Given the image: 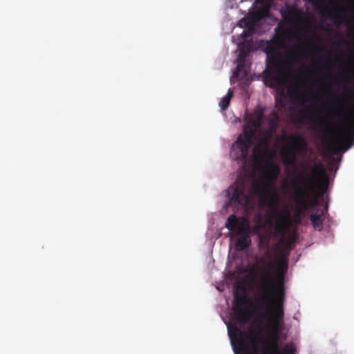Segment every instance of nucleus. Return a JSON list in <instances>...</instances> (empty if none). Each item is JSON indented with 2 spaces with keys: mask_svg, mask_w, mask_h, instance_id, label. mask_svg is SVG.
<instances>
[{
  "mask_svg": "<svg viewBox=\"0 0 354 354\" xmlns=\"http://www.w3.org/2000/svg\"><path fill=\"white\" fill-rule=\"evenodd\" d=\"M274 263L266 264L260 277L259 294L257 298V306L259 310L265 307L284 308L286 299L285 276L288 268V253L282 252L278 259L274 277L269 271Z\"/></svg>",
  "mask_w": 354,
  "mask_h": 354,
  "instance_id": "f257e3e1",
  "label": "nucleus"
},
{
  "mask_svg": "<svg viewBox=\"0 0 354 354\" xmlns=\"http://www.w3.org/2000/svg\"><path fill=\"white\" fill-rule=\"evenodd\" d=\"M274 32L273 38L266 41L264 51L267 55V67L270 70L268 76L278 86H282L284 84L283 65L291 68L292 63L289 61L283 62L281 53L278 50L286 48L292 39L297 38V35L283 22L278 24L274 28Z\"/></svg>",
  "mask_w": 354,
  "mask_h": 354,
  "instance_id": "f03ea898",
  "label": "nucleus"
},
{
  "mask_svg": "<svg viewBox=\"0 0 354 354\" xmlns=\"http://www.w3.org/2000/svg\"><path fill=\"white\" fill-rule=\"evenodd\" d=\"M253 189L259 196V206L260 208H268L271 214L278 216V222L275 225V230L278 233H285L288 230L290 214L287 212L284 216L279 213L280 198L277 188L273 182H267L263 185L259 183L253 184Z\"/></svg>",
  "mask_w": 354,
  "mask_h": 354,
  "instance_id": "7ed1b4c3",
  "label": "nucleus"
},
{
  "mask_svg": "<svg viewBox=\"0 0 354 354\" xmlns=\"http://www.w3.org/2000/svg\"><path fill=\"white\" fill-rule=\"evenodd\" d=\"M263 115L264 110L261 108L256 109L249 115L243 129V138L239 136L232 147L230 156L233 159L237 161L245 160L249 149L257 139Z\"/></svg>",
  "mask_w": 354,
  "mask_h": 354,
  "instance_id": "20e7f679",
  "label": "nucleus"
},
{
  "mask_svg": "<svg viewBox=\"0 0 354 354\" xmlns=\"http://www.w3.org/2000/svg\"><path fill=\"white\" fill-rule=\"evenodd\" d=\"M317 178H322L325 187L327 186L328 177L324 166L321 162L315 165L311 176L306 174L305 176H301L299 178L300 183H303L306 187L305 189L299 187L294 195V201L298 207L297 213L299 216H304L305 212L310 208L317 207L319 205V201L317 198L308 200V192L314 190L317 185L316 180Z\"/></svg>",
  "mask_w": 354,
  "mask_h": 354,
  "instance_id": "39448f33",
  "label": "nucleus"
},
{
  "mask_svg": "<svg viewBox=\"0 0 354 354\" xmlns=\"http://www.w3.org/2000/svg\"><path fill=\"white\" fill-rule=\"evenodd\" d=\"M265 311L260 315L263 320L267 322V328L269 330L270 342L267 346V351L271 354H279V341L281 333L285 328L284 308L275 307H265Z\"/></svg>",
  "mask_w": 354,
  "mask_h": 354,
  "instance_id": "423d86ee",
  "label": "nucleus"
},
{
  "mask_svg": "<svg viewBox=\"0 0 354 354\" xmlns=\"http://www.w3.org/2000/svg\"><path fill=\"white\" fill-rule=\"evenodd\" d=\"M288 145L281 149V156L283 164L286 166H293L297 161L298 155L306 152L308 142L302 135H291L288 137Z\"/></svg>",
  "mask_w": 354,
  "mask_h": 354,
  "instance_id": "0eeeda50",
  "label": "nucleus"
},
{
  "mask_svg": "<svg viewBox=\"0 0 354 354\" xmlns=\"http://www.w3.org/2000/svg\"><path fill=\"white\" fill-rule=\"evenodd\" d=\"M230 203L241 207H246L250 201V196L246 194V183L244 180H236L227 189Z\"/></svg>",
  "mask_w": 354,
  "mask_h": 354,
  "instance_id": "6e6552de",
  "label": "nucleus"
},
{
  "mask_svg": "<svg viewBox=\"0 0 354 354\" xmlns=\"http://www.w3.org/2000/svg\"><path fill=\"white\" fill-rule=\"evenodd\" d=\"M247 304L248 299L245 295H241L238 292L234 293L232 319L236 320L240 325L247 323L250 318V312L244 308Z\"/></svg>",
  "mask_w": 354,
  "mask_h": 354,
  "instance_id": "1a4fd4ad",
  "label": "nucleus"
},
{
  "mask_svg": "<svg viewBox=\"0 0 354 354\" xmlns=\"http://www.w3.org/2000/svg\"><path fill=\"white\" fill-rule=\"evenodd\" d=\"M272 0H255V3L259 4L258 8L251 12L248 17L242 19L243 26H250L252 23H258L262 19L270 16Z\"/></svg>",
  "mask_w": 354,
  "mask_h": 354,
  "instance_id": "9d476101",
  "label": "nucleus"
},
{
  "mask_svg": "<svg viewBox=\"0 0 354 354\" xmlns=\"http://www.w3.org/2000/svg\"><path fill=\"white\" fill-rule=\"evenodd\" d=\"M228 329V335L232 343V345L234 347V351L236 354H239L237 351V348H236V345L239 348L240 351H246L248 348L245 341V338L249 337V334L242 330L239 326L236 325V324L232 325L227 326Z\"/></svg>",
  "mask_w": 354,
  "mask_h": 354,
  "instance_id": "9b49d317",
  "label": "nucleus"
},
{
  "mask_svg": "<svg viewBox=\"0 0 354 354\" xmlns=\"http://www.w3.org/2000/svg\"><path fill=\"white\" fill-rule=\"evenodd\" d=\"M225 225L230 231L236 230L238 235L250 236L251 228L245 218H242L240 221L235 214H232L227 218Z\"/></svg>",
  "mask_w": 354,
  "mask_h": 354,
  "instance_id": "f8f14e48",
  "label": "nucleus"
},
{
  "mask_svg": "<svg viewBox=\"0 0 354 354\" xmlns=\"http://www.w3.org/2000/svg\"><path fill=\"white\" fill-rule=\"evenodd\" d=\"M268 138H262L253 148V157L257 161H261L266 156L269 150Z\"/></svg>",
  "mask_w": 354,
  "mask_h": 354,
  "instance_id": "ddd939ff",
  "label": "nucleus"
},
{
  "mask_svg": "<svg viewBox=\"0 0 354 354\" xmlns=\"http://www.w3.org/2000/svg\"><path fill=\"white\" fill-rule=\"evenodd\" d=\"M301 15V10L293 6H286L285 10L281 11L283 19L289 24L294 23Z\"/></svg>",
  "mask_w": 354,
  "mask_h": 354,
  "instance_id": "4468645a",
  "label": "nucleus"
},
{
  "mask_svg": "<svg viewBox=\"0 0 354 354\" xmlns=\"http://www.w3.org/2000/svg\"><path fill=\"white\" fill-rule=\"evenodd\" d=\"M324 210L321 208L315 209L310 216V220L315 230L321 231L323 229L324 220Z\"/></svg>",
  "mask_w": 354,
  "mask_h": 354,
  "instance_id": "2eb2a0df",
  "label": "nucleus"
},
{
  "mask_svg": "<svg viewBox=\"0 0 354 354\" xmlns=\"http://www.w3.org/2000/svg\"><path fill=\"white\" fill-rule=\"evenodd\" d=\"M250 52L249 46H245V44L240 46L239 53L237 58V66L234 72L233 76L237 77L239 72L243 69L245 61V58L248 56Z\"/></svg>",
  "mask_w": 354,
  "mask_h": 354,
  "instance_id": "dca6fc26",
  "label": "nucleus"
},
{
  "mask_svg": "<svg viewBox=\"0 0 354 354\" xmlns=\"http://www.w3.org/2000/svg\"><path fill=\"white\" fill-rule=\"evenodd\" d=\"M279 126V117L276 112L272 111L268 118V128L265 131V138L270 140L276 132Z\"/></svg>",
  "mask_w": 354,
  "mask_h": 354,
  "instance_id": "f3484780",
  "label": "nucleus"
},
{
  "mask_svg": "<svg viewBox=\"0 0 354 354\" xmlns=\"http://www.w3.org/2000/svg\"><path fill=\"white\" fill-rule=\"evenodd\" d=\"M250 236H241L236 241L235 246L239 251L249 248L251 245Z\"/></svg>",
  "mask_w": 354,
  "mask_h": 354,
  "instance_id": "a211bd4d",
  "label": "nucleus"
},
{
  "mask_svg": "<svg viewBox=\"0 0 354 354\" xmlns=\"http://www.w3.org/2000/svg\"><path fill=\"white\" fill-rule=\"evenodd\" d=\"M243 24L244 23H242V19L240 20L238 23V25L240 27L245 28V30L241 33V37L244 39H246L247 37H250L254 32L255 23L251 24V26H243Z\"/></svg>",
  "mask_w": 354,
  "mask_h": 354,
  "instance_id": "6ab92c4d",
  "label": "nucleus"
},
{
  "mask_svg": "<svg viewBox=\"0 0 354 354\" xmlns=\"http://www.w3.org/2000/svg\"><path fill=\"white\" fill-rule=\"evenodd\" d=\"M232 96L233 91L229 89L227 93L221 99L219 103V106L223 111L225 110L229 106Z\"/></svg>",
  "mask_w": 354,
  "mask_h": 354,
  "instance_id": "aec40b11",
  "label": "nucleus"
},
{
  "mask_svg": "<svg viewBox=\"0 0 354 354\" xmlns=\"http://www.w3.org/2000/svg\"><path fill=\"white\" fill-rule=\"evenodd\" d=\"M290 94L292 95V98L300 105H303L304 103L307 102L306 99V95L304 94L299 93V91L297 89L291 91Z\"/></svg>",
  "mask_w": 354,
  "mask_h": 354,
  "instance_id": "412c9836",
  "label": "nucleus"
},
{
  "mask_svg": "<svg viewBox=\"0 0 354 354\" xmlns=\"http://www.w3.org/2000/svg\"><path fill=\"white\" fill-rule=\"evenodd\" d=\"M279 174V169L277 165H273L268 171V175L271 178L272 180L274 181L277 179Z\"/></svg>",
  "mask_w": 354,
  "mask_h": 354,
  "instance_id": "4be33fe9",
  "label": "nucleus"
},
{
  "mask_svg": "<svg viewBox=\"0 0 354 354\" xmlns=\"http://www.w3.org/2000/svg\"><path fill=\"white\" fill-rule=\"evenodd\" d=\"M310 112V108L307 106L304 110H299L298 111V115L299 117L300 121L302 122L304 119L310 118L308 116V113Z\"/></svg>",
  "mask_w": 354,
  "mask_h": 354,
  "instance_id": "5701e85b",
  "label": "nucleus"
},
{
  "mask_svg": "<svg viewBox=\"0 0 354 354\" xmlns=\"http://www.w3.org/2000/svg\"><path fill=\"white\" fill-rule=\"evenodd\" d=\"M288 54L290 57H291L295 62H297L299 59V52L296 48H293L289 50Z\"/></svg>",
  "mask_w": 354,
  "mask_h": 354,
  "instance_id": "b1692460",
  "label": "nucleus"
},
{
  "mask_svg": "<svg viewBox=\"0 0 354 354\" xmlns=\"http://www.w3.org/2000/svg\"><path fill=\"white\" fill-rule=\"evenodd\" d=\"M330 17L333 19L335 24H340L342 23V16L339 13L334 14Z\"/></svg>",
  "mask_w": 354,
  "mask_h": 354,
  "instance_id": "393cba45",
  "label": "nucleus"
},
{
  "mask_svg": "<svg viewBox=\"0 0 354 354\" xmlns=\"http://www.w3.org/2000/svg\"><path fill=\"white\" fill-rule=\"evenodd\" d=\"M259 230H260V226L256 225L251 230V233L257 234L259 232Z\"/></svg>",
  "mask_w": 354,
  "mask_h": 354,
  "instance_id": "a878e982",
  "label": "nucleus"
},
{
  "mask_svg": "<svg viewBox=\"0 0 354 354\" xmlns=\"http://www.w3.org/2000/svg\"><path fill=\"white\" fill-rule=\"evenodd\" d=\"M277 104H281V105L282 106H285V104H283V101H282L281 100H277Z\"/></svg>",
  "mask_w": 354,
  "mask_h": 354,
  "instance_id": "bb28decb",
  "label": "nucleus"
},
{
  "mask_svg": "<svg viewBox=\"0 0 354 354\" xmlns=\"http://www.w3.org/2000/svg\"><path fill=\"white\" fill-rule=\"evenodd\" d=\"M335 85H337V86H340V84H339V79H335Z\"/></svg>",
  "mask_w": 354,
  "mask_h": 354,
  "instance_id": "cd10ccee",
  "label": "nucleus"
},
{
  "mask_svg": "<svg viewBox=\"0 0 354 354\" xmlns=\"http://www.w3.org/2000/svg\"><path fill=\"white\" fill-rule=\"evenodd\" d=\"M328 211V206L325 207V212H326Z\"/></svg>",
  "mask_w": 354,
  "mask_h": 354,
  "instance_id": "c85d7f7f",
  "label": "nucleus"
},
{
  "mask_svg": "<svg viewBox=\"0 0 354 354\" xmlns=\"http://www.w3.org/2000/svg\"><path fill=\"white\" fill-rule=\"evenodd\" d=\"M293 242H294V241L292 240V241H290L289 244H292V243H293Z\"/></svg>",
  "mask_w": 354,
  "mask_h": 354,
  "instance_id": "c756f323",
  "label": "nucleus"
},
{
  "mask_svg": "<svg viewBox=\"0 0 354 354\" xmlns=\"http://www.w3.org/2000/svg\"><path fill=\"white\" fill-rule=\"evenodd\" d=\"M324 192H325V189H323L322 194H324Z\"/></svg>",
  "mask_w": 354,
  "mask_h": 354,
  "instance_id": "7c9ffc66",
  "label": "nucleus"
}]
</instances>
